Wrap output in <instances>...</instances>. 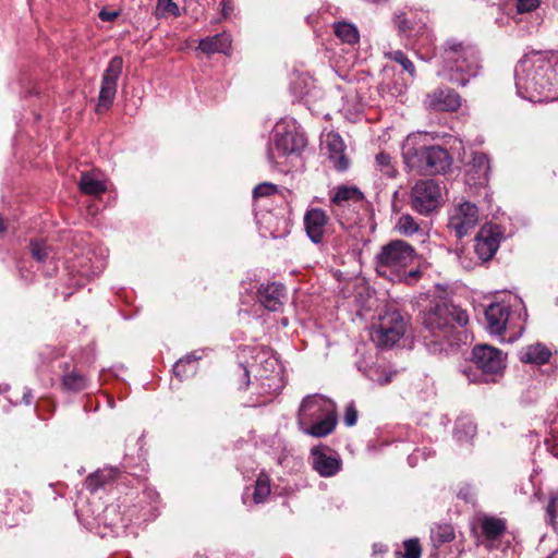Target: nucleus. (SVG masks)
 Here are the masks:
<instances>
[{
  "label": "nucleus",
  "instance_id": "1",
  "mask_svg": "<svg viewBox=\"0 0 558 558\" xmlns=\"http://www.w3.org/2000/svg\"><path fill=\"white\" fill-rule=\"evenodd\" d=\"M424 343L429 352L441 353L457 343L456 325L469 322L466 312L445 301H434L421 313Z\"/></svg>",
  "mask_w": 558,
  "mask_h": 558
},
{
  "label": "nucleus",
  "instance_id": "2",
  "mask_svg": "<svg viewBox=\"0 0 558 558\" xmlns=\"http://www.w3.org/2000/svg\"><path fill=\"white\" fill-rule=\"evenodd\" d=\"M414 257L412 245L403 240H392L375 256L376 272L392 282H413L421 276L417 269L408 270Z\"/></svg>",
  "mask_w": 558,
  "mask_h": 558
},
{
  "label": "nucleus",
  "instance_id": "3",
  "mask_svg": "<svg viewBox=\"0 0 558 558\" xmlns=\"http://www.w3.org/2000/svg\"><path fill=\"white\" fill-rule=\"evenodd\" d=\"M440 56L447 77L453 84L465 86L480 74V53L469 41L450 38L444 43Z\"/></svg>",
  "mask_w": 558,
  "mask_h": 558
},
{
  "label": "nucleus",
  "instance_id": "4",
  "mask_svg": "<svg viewBox=\"0 0 558 558\" xmlns=\"http://www.w3.org/2000/svg\"><path fill=\"white\" fill-rule=\"evenodd\" d=\"M551 75V64L543 54L534 52L524 56L514 70L518 95L533 100L545 92H550Z\"/></svg>",
  "mask_w": 558,
  "mask_h": 558
},
{
  "label": "nucleus",
  "instance_id": "5",
  "mask_svg": "<svg viewBox=\"0 0 558 558\" xmlns=\"http://www.w3.org/2000/svg\"><path fill=\"white\" fill-rule=\"evenodd\" d=\"M298 425L305 435L316 438L330 435L337 425L335 402L318 393L306 396L299 408Z\"/></svg>",
  "mask_w": 558,
  "mask_h": 558
},
{
  "label": "nucleus",
  "instance_id": "6",
  "mask_svg": "<svg viewBox=\"0 0 558 558\" xmlns=\"http://www.w3.org/2000/svg\"><path fill=\"white\" fill-rule=\"evenodd\" d=\"M403 159L411 170L428 175L445 172L452 162L449 153L441 146H414L411 145L410 140L403 147Z\"/></svg>",
  "mask_w": 558,
  "mask_h": 558
},
{
  "label": "nucleus",
  "instance_id": "7",
  "mask_svg": "<svg viewBox=\"0 0 558 558\" xmlns=\"http://www.w3.org/2000/svg\"><path fill=\"white\" fill-rule=\"evenodd\" d=\"M474 366H465L462 374L470 383H495L506 367L504 353L488 344H477L472 350Z\"/></svg>",
  "mask_w": 558,
  "mask_h": 558
},
{
  "label": "nucleus",
  "instance_id": "8",
  "mask_svg": "<svg viewBox=\"0 0 558 558\" xmlns=\"http://www.w3.org/2000/svg\"><path fill=\"white\" fill-rule=\"evenodd\" d=\"M331 213L343 228L361 221L360 210H366L364 194L355 186L340 185L330 198Z\"/></svg>",
  "mask_w": 558,
  "mask_h": 558
},
{
  "label": "nucleus",
  "instance_id": "9",
  "mask_svg": "<svg viewBox=\"0 0 558 558\" xmlns=\"http://www.w3.org/2000/svg\"><path fill=\"white\" fill-rule=\"evenodd\" d=\"M306 145V138L294 125L281 131V125L275 130V142L268 146L267 159L272 167H277L279 157L299 154Z\"/></svg>",
  "mask_w": 558,
  "mask_h": 558
},
{
  "label": "nucleus",
  "instance_id": "10",
  "mask_svg": "<svg viewBox=\"0 0 558 558\" xmlns=\"http://www.w3.org/2000/svg\"><path fill=\"white\" fill-rule=\"evenodd\" d=\"M441 187L433 179L417 181L411 189V207L421 215H428L440 205Z\"/></svg>",
  "mask_w": 558,
  "mask_h": 558
},
{
  "label": "nucleus",
  "instance_id": "11",
  "mask_svg": "<svg viewBox=\"0 0 558 558\" xmlns=\"http://www.w3.org/2000/svg\"><path fill=\"white\" fill-rule=\"evenodd\" d=\"M123 59L113 57L105 70L98 97L97 110H107L113 104L117 94L118 80L122 73Z\"/></svg>",
  "mask_w": 558,
  "mask_h": 558
},
{
  "label": "nucleus",
  "instance_id": "12",
  "mask_svg": "<svg viewBox=\"0 0 558 558\" xmlns=\"http://www.w3.org/2000/svg\"><path fill=\"white\" fill-rule=\"evenodd\" d=\"M477 222V206L470 202H463L453 208L449 216L448 227L458 239H461L474 229Z\"/></svg>",
  "mask_w": 558,
  "mask_h": 558
},
{
  "label": "nucleus",
  "instance_id": "13",
  "mask_svg": "<svg viewBox=\"0 0 558 558\" xmlns=\"http://www.w3.org/2000/svg\"><path fill=\"white\" fill-rule=\"evenodd\" d=\"M313 469L323 477L338 474L342 468L340 456L326 446H316L311 449Z\"/></svg>",
  "mask_w": 558,
  "mask_h": 558
},
{
  "label": "nucleus",
  "instance_id": "14",
  "mask_svg": "<svg viewBox=\"0 0 558 558\" xmlns=\"http://www.w3.org/2000/svg\"><path fill=\"white\" fill-rule=\"evenodd\" d=\"M427 19L426 12H421L418 19H416V12L411 9L408 12L396 13L393 23L400 34L410 37L427 33Z\"/></svg>",
  "mask_w": 558,
  "mask_h": 558
},
{
  "label": "nucleus",
  "instance_id": "15",
  "mask_svg": "<svg viewBox=\"0 0 558 558\" xmlns=\"http://www.w3.org/2000/svg\"><path fill=\"white\" fill-rule=\"evenodd\" d=\"M425 105L427 108L437 111H454L461 105V97L451 88H437L427 94Z\"/></svg>",
  "mask_w": 558,
  "mask_h": 558
},
{
  "label": "nucleus",
  "instance_id": "16",
  "mask_svg": "<svg viewBox=\"0 0 558 558\" xmlns=\"http://www.w3.org/2000/svg\"><path fill=\"white\" fill-rule=\"evenodd\" d=\"M259 303L268 311L278 312L282 308L286 300V288L281 283L260 284L257 290Z\"/></svg>",
  "mask_w": 558,
  "mask_h": 558
},
{
  "label": "nucleus",
  "instance_id": "17",
  "mask_svg": "<svg viewBox=\"0 0 558 558\" xmlns=\"http://www.w3.org/2000/svg\"><path fill=\"white\" fill-rule=\"evenodd\" d=\"M329 218L320 208L308 209L303 218L304 228L310 240L315 244L324 241L325 228Z\"/></svg>",
  "mask_w": 558,
  "mask_h": 558
},
{
  "label": "nucleus",
  "instance_id": "18",
  "mask_svg": "<svg viewBox=\"0 0 558 558\" xmlns=\"http://www.w3.org/2000/svg\"><path fill=\"white\" fill-rule=\"evenodd\" d=\"M329 160L338 171H345L350 167V160L344 155L345 145L338 133L330 132L326 137Z\"/></svg>",
  "mask_w": 558,
  "mask_h": 558
},
{
  "label": "nucleus",
  "instance_id": "19",
  "mask_svg": "<svg viewBox=\"0 0 558 558\" xmlns=\"http://www.w3.org/2000/svg\"><path fill=\"white\" fill-rule=\"evenodd\" d=\"M510 316V307L502 303H492L485 310L487 328L490 333L500 335L505 331Z\"/></svg>",
  "mask_w": 558,
  "mask_h": 558
},
{
  "label": "nucleus",
  "instance_id": "20",
  "mask_svg": "<svg viewBox=\"0 0 558 558\" xmlns=\"http://www.w3.org/2000/svg\"><path fill=\"white\" fill-rule=\"evenodd\" d=\"M499 247L498 234L492 228H482L475 238V253L483 262L489 260Z\"/></svg>",
  "mask_w": 558,
  "mask_h": 558
},
{
  "label": "nucleus",
  "instance_id": "21",
  "mask_svg": "<svg viewBox=\"0 0 558 558\" xmlns=\"http://www.w3.org/2000/svg\"><path fill=\"white\" fill-rule=\"evenodd\" d=\"M231 36L227 33L216 34L199 40L198 49L206 53H228L231 48Z\"/></svg>",
  "mask_w": 558,
  "mask_h": 558
},
{
  "label": "nucleus",
  "instance_id": "22",
  "mask_svg": "<svg viewBox=\"0 0 558 558\" xmlns=\"http://www.w3.org/2000/svg\"><path fill=\"white\" fill-rule=\"evenodd\" d=\"M403 335L400 333V326L396 327L395 330L387 328L383 324L378 323L377 327H374L371 332L372 340L381 348H390L396 344Z\"/></svg>",
  "mask_w": 558,
  "mask_h": 558
},
{
  "label": "nucleus",
  "instance_id": "23",
  "mask_svg": "<svg viewBox=\"0 0 558 558\" xmlns=\"http://www.w3.org/2000/svg\"><path fill=\"white\" fill-rule=\"evenodd\" d=\"M551 356L550 350L542 344L535 343L532 345H527L520 352V360L523 363L537 364L542 365L549 361Z\"/></svg>",
  "mask_w": 558,
  "mask_h": 558
},
{
  "label": "nucleus",
  "instance_id": "24",
  "mask_svg": "<svg viewBox=\"0 0 558 558\" xmlns=\"http://www.w3.org/2000/svg\"><path fill=\"white\" fill-rule=\"evenodd\" d=\"M80 190L87 195L98 196L107 191V185L104 181L97 180L90 173H82L78 182Z\"/></svg>",
  "mask_w": 558,
  "mask_h": 558
},
{
  "label": "nucleus",
  "instance_id": "25",
  "mask_svg": "<svg viewBox=\"0 0 558 558\" xmlns=\"http://www.w3.org/2000/svg\"><path fill=\"white\" fill-rule=\"evenodd\" d=\"M117 477V470L113 469H105L99 470L95 473H92L87 476L85 481L86 488L90 492H96L100 487H102L106 483L114 480Z\"/></svg>",
  "mask_w": 558,
  "mask_h": 558
},
{
  "label": "nucleus",
  "instance_id": "26",
  "mask_svg": "<svg viewBox=\"0 0 558 558\" xmlns=\"http://www.w3.org/2000/svg\"><path fill=\"white\" fill-rule=\"evenodd\" d=\"M201 360V355L196 352L186 354L177 361V377L189 378L194 376L197 372V362Z\"/></svg>",
  "mask_w": 558,
  "mask_h": 558
},
{
  "label": "nucleus",
  "instance_id": "27",
  "mask_svg": "<svg viewBox=\"0 0 558 558\" xmlns=\"http://www.w3.org/2000/svg\"><path fill=\"white\" fill-rule=\"evenodd\" d=\"M375 168L378 170L384 177L388 179H395L398 175V170L396 167V161L393 158L385 153L380 151L375 157Z\"/></svg>",
  "mask_w": 558,
  "mask_h": 558
},
{
  "label": "nucleus",
  "instance_id": "28",
  "mask_svg": "<svg viewBox=\"0 0 558 558\" xmlns=\"http://www.w3.org/2000/svg\"><path fill=\"white\" fill-rule=\"evenodd\" d=\"M476 434V425L469 417H459L456 421L453 435L458 441H469Z\"/></svg>",
  "mask_w": 558,
  "mask_h": 558
},
{
  "label": "nucleus",
  "instance_id": "29",
  "mask_svg": "<svg viewBox=\"0 0 558 558\" xmlns=\"http://www.w3.org/2000/svg\"><path fill=\"white\" fill-rule=\"evenodd\" d=\"M453 538L454 532L450 524H438L430 529V541L435 547L450 543Z\"/></svg>",
  "mask_w": 558,
  "mask_h": 558
},
{
  "label": "nucleus",
  "instance_id": "30",
  "mask_svg": "<svg viewBox=\"0 0 558 558\" xmlns=\"http://www.w3.org/2000/svg\"><path fill=\"white\" fill-rule=\"evenodd\" d=\"M379 323L392 330L400 326L401 335H404L407 329V322L397 310H387L383 315H379Z\"/></svg>",
  "mask_w": 558,
  "mask_h": 558
},
{
  "label": "nucleus",
  "instance_id": "31",
  "mask_svg": "<svg viewBox=\"0 0 558 558\" xmlns=\"http://www.w3.org/2000/svg\"><path fill=\"white\" fill-rule=\"evenodd\" d=\"M472 169L475 171L476 179L480 184L486 182L488 180V172L490 169L488 157L483 153L474 154L472 159Z\"/></svg>",
  "mask_w": 558,
  "mask_h": 558
},
{
  "label": "nucleus",
  "instance_id": "32",
  "mask_svg": "<svg viewBox=\"0 0 558 558\" xmlns=\"http://www.w3.org/2000/svg\"><path fill=\"white\" fill-rule=\"evenodd\" d=\"M506 524L501 519L485 518L482 521L483 534L489 539H496L504 534Z\"/></svg>",
  "mask_w": 558,
  "mask_h": 558
},
{
  "label": "nucleus",
  "instance_id": "33",
  "mask_svg": "<svg viewBox=\"0 0 558 558\" xmlns=\"http://www.w3.org/2000/svg\"><path fill=\"white\" fill-rule=\"evenodd\" d=\"M62 386L65 390L78 392L87 387V378L81 373L72 371L63 376Z\"/></svg>",
  "mask_w": 558,
  "mask_h": 558
},
{
  "label": "nucleus",
  "instance_id": "34",
  "mask_svg": "<svg viewBox=\"0 0 558 558\" xmlns=\"http://www.w3.org/2000/svg\"><path fill=\"white\" fill-rule=\"evenodd\" d=\"M335 33L337 37L349 45L356 44L360 38L357 28L345 22L337 23L335 25Z\"/></svg>",
  "mask_w": 558,
  "mask_h": 558
},
{
  "label": "nucleus",
  "instance_id": "35",
  "mask_svg": "<svg viewBox=\"0 0 558 558\" xmlns=\"http://www.w3.org/2000/svg\"><path fill=\"white\" fill-rule=\"evenodd\" d=\"M270 494V480L265 473H260L254 485L253 500L263 504Z\"/></svg>",
  "mask_w": 558,
  "mask_h": 558
},
{
  "label": "nucleus",
  "instance_id": "36",
  "mask_svg": "<svg viewBox=\"0 0 558 558\" xmlns=\"http://www.w3.org/2000/svg\"><path fill=\"white\" fill-rule=\"evenodd\" d=\"M386 57L397 63H399L403 71L410 74L411 77L415 76V66L413 62L407 57L401 50H395L386 53Z\"/></svg>",
  "mask_w": 558,
  "mask_h": 558
},
{
  "label": "nucleus",
  "instance_id": "37",
  "mask_svg": "<svg viewBox=\"0 0 558 558\" xmlns=\"http://www.w3.org/2000/svg\"><path fill=\"white\" fill-rule=\"evenodd\" d=\"M396 228L401 234L409 236L417 232L420 226L412 216L404 214L400 216L396 225Z\"/></svg>",
  "mask_w": 558,
  "mask_h": 558
},
{
  "label": "nucleus",
  "instance_id": "38",
  "mask_svg": "<svg viewBox=\"0 0 558 558\" xmlns=\"http://www.w3.org/2000/svg\"><path fill=\"white\" fill-rule=\"evenodd\" d=\"M29 248H31L33 258H35L39 263L45 262L49 255L48 246L41 240L31 241Z\"/></svg>",
  "mask_w": 558,
  "mask_h": 558
},
{
  "label": "nucleus",
  "instance_id": "39",
  "mask_svg": "<svg viewBox=\"0 0 558 558\" xmlns=\"http://www.w3.org/2000/svg\"><path fill=\"white\" fill-rule=\"evenodd\" d=\"M404 558H421L422 549L417 538L404 541Z\"/></svg>",
  "mask_w": 558,
  "mask_h": 558
},
{
  "label": "nucleus",
  "instance_id": "40",
  "mask_svg": "<svg viewBox=\"0 0 558 558\" xmlns=\"http://www.w3.org/2000/svg\"><path fill=\"white\" fill-rule=\"evenodd\" d=\"M278 192V189L275 184L269 182H263L256 185L253 190V197L259 198V197H268Z\"/></svg>",
  "mask_w": 558,
  "mask_h": 558
},
{
  "label": "nucleus",
  "instance_id": "41",
  "mask_svg": "<svg viewBox=\"0 0 558 558\" xmlns=\"http://www.w3.org/2000/svg\"><path fill=\"white\" fill-rule=\"evenodd\" d=\"M172 12H174V3L172 0H157L155 10V15L157 19H162Z\"/></svg>",
  "mask_w": 558,
  "mask_h": 558
},
{
  "label": "nucleus",
  "instance_id": "42",
  "mask_svg": "<svg viewBox=\"0 0 558 558\" xmlns=\"http://www.w3.org/2000/svg\"><path fill=\"white\" fill-rule=\"evenodd\" d=\"M541 4V0H517V11L519 13H529L536 10Z\"/></svg>",
  "mask_w": 558,
  "mask_h": 558
},
{
  "label": "nucleus",
  "instance_id": "43",
  "mask_svg": "<svg viewBox=\"0 0 558 558\" xmlns=\"http://www.w3.org/2000/svg\"><path fill=\"white\" fill-rule=\"evenodd\" d=\"M356 421H357V411H356L354 404L350 403L345 408L344 424L347 426H353V425H355Z\"/></svg>",
  "mask_w": 558,
  "mask_h": 558
},
{
  "label": "nucleus",
  "instance_id": "44",
  "mask_svg": "<svg viewBox=\"0 0 558 558\" xmlns=\"http://www.w3.org/2000/svg\"><path fill=\"white\" fill-rule=\"evenodd\" d=\"M458 497L463 499L466 502H474L475 493L472 486L464 485L458 492Z\"/></svg>",
  "mask_w": 558,
  "mask_h": 558
},
{
  "label": "nucleus",
  "instance_id": "45",
  "mask_svg": "<svg viewBox=\"0 0 558 558\" xmlns=\"http://www.w3.org/2000/svg\"><path fill=\"white\" fill-rule=\"evenodd\" d=\"M238 368H239V373H240L239 388L246 389L250 385V372L242 364H240L238 366Z\"/></svg>",
  "mask_w": 558,
  "mask_h": 558
},
{
  "label": "nucleus",
  "instance_id": "46",
  "mask_svg": "<svg viewBox=\"0 0 558 558\" xmlns=\"http://www.w3.org/2000/svg\"><path fill=\"white\" fill-rule=\"evenodd\" d=\"M547 513L550 517L551 523H554L555 518L558 517V497L550 500L547 506Z\"/></svg>",
  "mask_w": 558,
  "mask_h": 558
},
{
  "label": "nucleus",
  "instance_id": "47",
  "mask_svg": "<svg viewBox=\"0 0 558 558\" xmlns=\"http://www.w3.org/2000/svg\"><path fill=\"white\" fill-rule=\"evenodd\" d=\"M118 15L119 13L117 11H109L106 9H102L98 14L99 19L105 22H111L116 20Z\"/></svg>",
  "mask_w": 558,
  "mask_h": 558
},
{
  "label": "nucleus",
  "instance_id": "48",
  "mask_svg": "<svg viewBox=\"0 0 558 558\" xmlns=\"http://www.w3.org/2000/svg\"><path fill=\"white\" fill-rule=\"evenodd\" d=\"M396 373L395 372H381V374L376 378V381L384 386V385H387L391 381L392 379V376L395 375Z\"/></svg>",
  "mask_w": 558,
  "mask_h": 558
},
{
  "label": "nucleus",
  "instance_id": "49",
  "mask_svg": "<svg viewBox=\"0 0 558 558\" xmlns=\"http://www.w3.org/2000/svg\"><path fill=\"white\" fill-rule=\"evenodd\" d=\"M32 399H33V396H32V393H31V391H29V390H27L26 392H24V395H23V401L25 402V404H27V405H28V404H31Z\"/></svg>",
  "mask_w": 558,
  "mask_h": 558
},
{
  "label": "nucleus",
  "instance_id": "50",
  "mask_svg": "<svg viewBox=\"0 0 558 558\" xmlns=\"http://www.w3.org/2000/svg\"><path fill=\"white\" fill-rule=\"evenodd\" d=\"M7 229V225H5V221L3 220V218L0 216V233L5 231Z\"/></svg>",
  "mask_w": 558,
  "mask_h": 558
},
{
  "label": "nucleus",
  "instance_id": "51",
  "mask_svg": "<svg viewBox=\"0 0 558 558\" xmlns=\"http://www.w3.org/2000/svg\"><path fill=\"white\" fill-rule=\"evenodd\" d=\"M548 558H558V549L555 550Z\"/></svg>",
  "mask_w": 558,
  "mask_h": 558
},
{
  "label": "nucleus",
  "instance_id": "52",
  "mask_svg": "<svg viewBox=\"0 0 558 558\" xmlns=\"http://www.w3.org/2000/svg\"><path fill=\"white\" fill-rule=\"evenodd\" d=\"M553 453H554V456L558 457V448H557V449H556V448H554V449H553Z\"/></svg>",
  "mask_w": 558,
  "mask_h": 558
},
{
  "label": "nucleus",
  "instance_id": "53",
  "mask_svg": "<svg viewBox=\"0 0 558 558\" xmlns=\"http://www.w3.org/2000/svg\"><path fill=\"white\" fill-rule=\"evenodd\" d=\"M554 8L558 10V0H554Z\"/></svg>",
  "mask_w": 558,
  "mask_h": 558
},
{
  "label": "nucleus",
  "instance_id": "54",
  "mask_svg": "<svg viewBox=\"0 0 558 558\" xmlns=\"http://www.w3.org/2000/svg\"><path fill=\"white\" fill-rule=\"evenodd\" d=\"M242 500H243L244 504L246 502V497L244 495L242 497Z\"/></svg>",
  "mask_w": 558,
  "mask_h": 558
}]
</instances>
